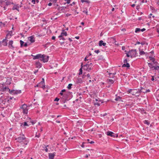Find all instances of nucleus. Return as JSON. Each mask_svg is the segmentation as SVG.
I'll use <instances>...</instances> for the list:
<instances>
[{
  "instance_id": "nucleus-1",
  "label": "nucleus",
  "mask_w": 159,
  "mask_h": 159,
  "mask_svg": "<svg viewBox=\"0 0 159 159\" xmlns=\"http://www.w3.org/2000/svg\"><path fill=\"white\" fill-rule=\"evenodd\" d=\"M36 59H39L41 61L45 63L48 61L49 56L45 54L42 55L41 54H39L36 55Z\"/></svg>"
},
{
  "instance_id": "nucleus-2",
  "label": "nucleus",
  "mask_w": 159,
  "mask_h": 159,
  "mask_svg": "<svg viewBox=\"0 0 159 159\" xmlns=\"http://www.w3.org/2000/svg\"><path fill=\"white\" fill-rule=\"evenodd\" d=\"M92 63H90V64H85L84 65L83 69L84 70L89 72L92 69Z\"/></svg>"
},
{
  "instance_id": "nucleus-3",
  "label": "nucleus",
  "mask_w": 159,
  "mask_h": 159,
  "mask_svg": "<svg viewBox=\"0 0 159 159\" xmlns=\"http://www.w3.org/2000/svg\"><path fill=\"white\" fill-rule=\"evenodd\" d=\"M128 53L130 54V57L131 58L135 57L136 56L137 54L136 52V50L135 49H132L128 51Z\"/></svg>"
},
{
  "instance_id": "nucleus-4",
  "label": "nucleus",
  "mask_w": 159,
  "mask_h": 159,
  "mask_svg": "<svg viewBox=\"0 0 159 159\" xmlns=\"http://www.w3.org/2000/svg\"><path fill=\"white\" fill-rule=\"evenodd\" d=\"M142 92V91H141L140 90L138 89H133V92H132V95L137 97H139Z\"/></svg>"
},
{
  "instance_id": "nucleus-5",
  "label": "nucleus",
  "mask_w": 159,
  "mask_h": 159,
  "mask_svg": "<svg viewBox=\"0 0 159 159\" xmlns=\"http://www.w3.org/2000/svg\"><path fill=\"white\" fill-rule=\"evenodd\" d=\"M20 108L23 110V113L24 114H27L28 113V109L27 108V105L24 104L20 107Z\"/></svg>"
},
{
  "instance_id": "nucleus-6",
  "label": "nucleus",
  "mask_w": 159,
  "mask_h": 159,
  "mask_svg": "<svg viewBox=\"0 0 159 159\" xmlns=\"http://www.w3.org/2000/svg\"><path fill=\"white\" fill-rule=\"evenodd\" d=\"M22 137L20 136L15 139L16 140H17V142L21 143V144L22 143V142H23V141L26 139L24 134L22 135Z\"/></svg>"
},
{
  "instance_id": "nucleus-7",
  "label": "nucleus",
  "mask_w": 159,
  "mask_h": 159,
  "mask_svg": "<svg viewBox=\"0 0 159 159\" xmlns=\"http://www.w3.org/2000/svg\"><path fill=\"white\" fill-rule=\"evenodd\" d=\"M106 134L109 136H110L113 138L117 137L118 135L117 134L114 133L112 132L108 131L106 133Z\"/></svg>"
},
{
  "instance_id": "nucleus-8",
  "label": "nucleus",
  "mask_w": 159,
  "mask_h": 159,
  "mask_svg": "<svg viewBox=\"0 0 159 159\" xmlns=\"http://www.w3.org/2000/svg\"><path fill=\"white\" fill-rule=\"evenodd\" d=\"M0 87L1 88L0 89V90L2 92L8 91L9 88L7 87H4V85L2 84H0Z\"/></svg>"
},
{
  "instance_id": "nucleus-9",
  "label": "nucleus",
  "mask_w": 159,
  "mask_h": 159,
  "mask_svg": "<svg viewBox=\"0 0 159 159\" xmlns=\"http://www.w3.org/2000/svg\"><path fill=\"white\" fill-rule=\"evenodd\" d=\"M5 2V5L6 6H8L9 5H10L11 4H14V3L13 2H11L10 1H9V0H4V1H1V3L2 4L4 2Z\"/></svg>"
},
{
  "instance_id": "nucleus-10",
  "label": "nucleus",
  "mask_w": 159,
  "mask_h": 159,
  "mask_svg": "<svg viewBox=\"0 0 159 159\" xmlns=\"http://www.w3.org/2000/svg\"><path fill=\"white\" fill-rule=\"evenodd\" d=\"M150 60L153 62V64L155 66L158 65L159 63L157 62L156 61L155 58L153 57H149Z\"/></svg>"
},
{
  "instance_id": "nucleus-11",
  "label": "nucleus",
  "mask_w": 159,
  "mask_h": 159,
  "mask_svg": "<svg viewBox=\"0 0 159 159\" xmlns=\"http://www.w3.org/2000/svg\"><path fill=\"white\" fill-rule=\"evenodd\" d=\"M66 8V7H60L59 6L57 8V10L59 11V13H61V12H64Z\"/></svg>"
},
{
  "instance_id": "nucleus-12",
  "label": "nucleus",
  "mask_w": 159,
  "mask_h": 159,
  "mask_svg": "<svg viewBox=\"0 0 159 159\" xmlns=\"http://www.w3.org/2000/svg\"><path fill=\"white\" fill-rule=\"evenodd\" d=\"M28 39L31 43H34L35 41V39L34 35L28 37Z\"/></svg>"
},
{
  "instance_id": "nucleus-13",
  "label": "nucleus",
  "mask_w": 159,
  "mask_h": 159,
  "mask_svg": "<svg viewBox=\"0 0 159 159\" xmlns=\"http://www.w3.org/2000/svg\"><path fill=\"white\" fill-rule=\"evenodd\" d=\"M56 152H54L53 153H49L48 157L49 159H54V156L56 155Z\"/></svg>"
},
{
  "instance_id": "nucleus-14",
  "label": "nucleus",
  "mask_w": 159,
  "mask_h": 159,
  "mask_svg": "<svg viewBox=\"0 0 159 159\" xmlns=\"http://www.w3.org/2000/svg\"><path fill=\"white\" fill-rule=\"evenodd\" d=\"M35 65L36 67L38 68H40L42 66V64L39 61H36Z\"/></svg>"
},
{
  "instance_id": "nucleus-15",
  "label": "nucleus",
  "mask_w": 159,
  "mask_h": 159,
  "mask_svg": "<svg viewBox=\"0 0 159 159\" xmlns=\"http://www.w3.org/2000/svg\"><path fill=\"white\" fill-rule=\"evenodd\" d=\"M62 32L61 33V35L58 36V37H62V36H66L67 35V32L64 30H62Z\"/></svg>"
},
{
  "instance_id": "nucleus-16",
  "label": "nucleus",
  "mask_w": 159,
  "mask_h": 159,
  "mask_svg": "<svg viewBox=\"0 0 159 159\" xmlns=\"http://www.w3.org/2000/svg\"><path fill=\"white\" fill-rule=\"evenodd\" d=\"M14 6L12 7V9L13 10H16L18 11H19V5L18 4H14Z\"/></svg>"
},
{
  "instance_id": "nucleus-17",
  "label": "nucleus",
  "mask_w": 159,
  "mask_h": 159,
  "mask_svg": "<svg viewBox=\"0 0 159 159\" xmlns=\"http://www.w3.org/2000/svg\"><path fill=\"white\" fill-rule=\"evenodd\" d=\"M10 39V37H6L5 39H3L2 41V43L3 44V45L4 46H7V43L6 40V39Z\"/></svg>"
},
{
  "instance_id": "nucleus-18",
  "label": "nucleus",
  "mask_w": 159,
  "mask_h": 159,
  "mask_svg": "<svg viewBox=\"0 0 159 159\" xmlns=\"http://www.w3.org/2000/svg\"><path fill=\"white\" fill-rule=\"evenodd\" d=\"M71 94V93L69 92H66L64 93L63 95V97H64L65 99H67L68 97Z\"/></svg>"
},
{
  "instance_id": "nucleus-19",
  "label": "nucleus",
  "mask_w": 159,
  "mask_h": 159,
  "mask_svg": "<svg viewBox=\"0 0 159 159\" xmlns=\"http://www.w3.org/2000/svg\"><path fill=\"white\" fill-rule=\"evenodd\" d=\"M13 43V41L12 40H10L8 43V46L9 47L11 48V49H13L14 48V47L12 46V44Z\"/></svg>"
},
{
  "instance_id": "nucleus-20",
  "label": "nucleus",
  "mask_w": 159,
  "mask_h": 159,
  "mask_svg": "<svg viewBox=\"0 0 159 159\" xmlns=\"http://www.w3.org/2000/svg\"><path fill=\"white\" fill-rule=\"evenodd\" d=\"M106 43L103 42V41L102 40H101L99 41V45L100 46H101L102 45L103 46H105L106 45Z\"/></svg>"
},
{
  "instance_id": "nucleus-21",
  "label": "nucleus",
  "mask_w": 159,
  "mask_h": 159,
  "mask_svg": "<svg viewBox=\"0 0 159 159\" xmlns=\"http://www.w3.org/2000/svg\"><path fill=\"white\" fill-rule=\"evenodd\" d=\"M127 67L128 68H129L130 67L129 64L128 63L126 64H124L122 66V67Z\"/></svg>"
},
{
  "instance_id": "nucleus-22",
  "label": "nucleus",
  "mask_w": 159,
  "mask_h": 159,
  "mask_svg": "<svg viewBox=\"0 0 159 159\" xmlns=\"http://www.w3.org/2000/svg\"><path fill=\"white\" fill-rule=\"evenodd\" d=\"M77 84H81L83 83V81L81 78H78L76 81Z\"/></svg>"
},
{
  "instance_id": "nucleus-23",
  "label": "nucleus",
  "mask_w": 159,
  "mask_h": 159,
  "mask_svg": "<svg viewBox=\"0 0 159 159\" xmlns=\"http://www.w3.org/2000/svg\"><path fill=\"white\" fill-rule=\"evenodd\" d=\"M148 64L149 67L150 68V69L153 70V69L154 68V67H155V66H153L152 63H148Z\"/></svg>"
},
{
  "instance_id": "nucleus-24",
  "label": "nucleus",
  "mask_w": 159,
  "mask_h": 159,
  "mask_svg": "<svg viewBox=\"0 0 159 159\" xmlns=\"http://www.w3.org/2000/svg\"><path fill=\"white\" fill-rule=\"evenodd\" d=\"M39 84H40L39 85H40V88H43V89H44L45 88V83L43 84H41V82H40V83H39Z\"/></svg>"
},
{
  "instance_id": "nucleus-25",
  "label": "nucleus",
  "mask_w": 159,
  "mask_h": 159,
  "mask_svg": "<svg viewBox=\"0 0 159 159\" xmlns=\"http://www.w3.org/2000/svg\"><path fill=\"white\" fill-rule=\"evenodd\" d=\"M116 98L115 99V100L116 101H120L121 99V98L120 96H117V95H116Z\"/></svg>"
},
{
  "instance_id": "nucleus-26",
  "label": "nucleus",
  "mask_w": 159,
  "mask_h": 159,
  "mask_svg": "<svg viewBox=\"0 0 159 159\" xmlns=\"http://www.w3.org/2000/svg\"><path fill=\"white\" fill-rule=\"evenodd\" d=\"M28 143V140H26V139L24 140L23 141V142H22V143L24 144V145H23V146L24 147V148L25 147V145H26Z\"/></svg>"
},
{
  "instance_id": "nucleus-27",
  "label": "nucleus",
  "mask_w": 159,
  "mask_h": 159,
  "mask_svg": "<svg viewBox=\"0 0 159 159\" xmlns=\"http://www.w3.org/2000/svg\"><path fill=\"white\" fill-rule=\"evenodd\" d=\"M15 90H11L10 89H9L8 90V92L9 93L11 94H15V93H14V92H15Z\"/></svg>"
},
{
  "instance_id": "nucleus-28",
  "label": "nucleus",
  "mask_w": 159,
  "mask_h": 159,
  "mask_svg": "<svg viewBox=\"0 0 159 159\" xmlns=\"http://www.w3.org/2000/svg\"><path fill=\"white\" fill-rule=\"evenodd\" d=\"M12 31H9L8 33L7 34L6 37H8V36H10V38H11V36L12 35Z\"/></svg>"
},
{
  "instance_id": "nucleus-29",
  "label": "nucleus",
  "mask_w": 159,
  "mask_h": 159,
  "mask_svg": "<svg viewBox=\"0 0 159 159\" xmlns=\"http://www.w3.org/2000/svg\"><path fill=\"white\" fill-rule=\"evenodd\" d=\"M139 54L141 55H143L146 54V52L143 51H140V49H139Z\"/></svg>"
},
{
  "instance_id": "nucleus-30",
  "label": "nucleus",
  "mask_w": 159,
  "mask_h": 159,
  "mask_svg": "<svg viewBox=\"0 0 159 159\" xmlns=\"http://www.w3.org/2000/svg\"><path fill=\"white\" fill-rule=\"evenodd\" d=\"M20 47H21V48L22 47L24 46V44L25 43V42L23 41H22V40H20Z\"/></svg>"
},
{
  "instance_id": "nucleus-31",
  "label": "nucleus",
  "mask_w": 159,
  "mask_h": 159,
  "mask_svg": "<svg viewBox=\"0 0 159 159\" xmlns=\"http://www.w3.org/2000/svg\"><path fill=\"white\" fill-rule=\"evenodd\" d=\"M15 92H14V93H15V94L21 93V90H15Z\"/></svg>"
},
{
  "instance_id": "nucleus-32",
  "label": "nucleus",
  "mask_w": 159,
  "mask_h": 159,
  "mask_svg": "<svg viewBox=\"0 0 159 159\" xmlns=\"http://www.w3.org/2000/svg\"><path fill=\"white\" fill-rule=\"evenodd\" d=\"M22 125H23L24 126H29V125L26 122H24L23 123L21 124V126H22Z\"/></svg>"
},
{
  "instance_id": "nucleus-33",
  "label": "nucleus",
  "mask_w": 159,
  "mask_h": 159,
  "mask_svg": "<svg viewBox=\"0 0 159 159\" xmlns=\"http://www.w3.org/2000/svg\"><path fill=\"white\" fill-rule=\"evenodd\" d=\"M153 70H159V66H155L154 68L153 69Z\"/></svg>"
},
{
  "instance_id": "nucleus-34",
  "label": "nucleus",
  "mask_w": 159,
  "mask_h": 159,
  "mask_svg": "<svg viewBox=\"0 0 159 159\" xmlns=\"http://www.w3.org/2000/svg\"><path fill=\"white\" fill-rule=\"evenodd\" d=\"M103 57L102 55L99 56L98 57V60H101L103 59Z\"/></svg>"
},
{
  "instance_id": "nucleus-35",
  "label": "nucleus",
  "mask_w": 159,
  "mask_h": 159,
  "mask_svg": "<svg viewBox=\"0 0 159 159\" xmlns=\"http://www.w3.org/2000/svg\"><path fill=\"white\" fill-rule=\"evenodd\" d=\"M107 80L108 82H110L111 84H113L114 82V81L112 79H108Z\"/></svg>"
},
{
  "instance_id": "nucleus-36",
  "label": "nucleus",
  "mask_w": 159,
  "mask_h": 159,
  "mask_svg": "<svg viewBox=\"0 0 159 159\" xmlns=\"http://www.w3.org/2000/svg\"><path fill=\"white\" fill-rule=\"evenodd\" d=\"M143 123L144 124H146L148 125L150 124V122L147 120H144L143 121Z\"/></svg>"
},
{
  "instance_id": "nucleus-37",
  "label": "nucleus",
  "mask_w": 159,
  "mask_h": 159,
  "mask_svg": "<svg viewBox=\"0 0 159 159\" xmlns=\"http://www.w3.org/2000/svg\"><path fill=\"white\" fill-rule=\"evenodd\" d=\"M82 69H82V68H80V70H79V75H80L82 74V73H83Z\"/></svg>"
},
{
  "instance_id": "nucleus-38",
  "label": "nucleus",
  "mask_w": 159,
  "mask_h": 159,
  "mask_svg": "<svg viewBox=\"0 0 159 159\" xmlns=\"http://www.w3.org/2000/svg\"><path fill=\"white\" fill-rule=\"evenodd\" d=\"M87 141L88 142V143H86L87 144L90 143V144H93L94 143V142L93 141H91L90 142V140L89 139H87Z\"/></svg>"
},
{
  "instance_id": "nucleus-39",
  "label": "nucleus",
  "mask_w": 159,
  "mask_h": 159,
  "mask_svg": "<svg viewBox=\"0 0 159 159\" xmlns=\"http://www.w3.org/2000/svg\"><path fill=\"white\" fill-rule=\"evenodd\" d=\"M11 78H10V79H8L7 80V83L9 85H10L11 83Z\"/></svg>"
},
{
  "instance_id": "nucleus-40",
  "label": "nucleus",
  "mask_w": 159,
  "mask_h": 159,
  "mask_svg": "<svg viewBox=\"0 0 159 159\" xmlns=\"http://www.w3.org/2000/svg\"><path fill=\"white\" fill-rule=\"evenodd\" d=\"M72 85V84H68V86L67 87V88L70 89L71 88V86Z\"/></svg>"
},
{
  "instance_id": "nucleus-41",
  "label": "nucleus",
  "mask_w": 159,
  "mask_h": 159,
  "mask_svg": "<svg viewBox=\"0 0 159 159\" xmlns=\"http://www.w3.org/2000/svg\"><path fill=\"white\" fill-rule=\"evenodd\" d=\"M81 2L82 3L84 2H86L88 3L90 2V1L89 0H81Z\"/></svg>"
},
{
  "instance_id": "nucleus-42",
  "label": "nucleus",
  "mask_w": 159,
  "mask_h": 159,
  "mask_svg": "<svg viewBox=\"0 0 159 159\" xmlns=\"http://www.w3.org/2000/svg\"><path fill=\"white\" fill-rule=\"evenodd\" d=\"M140 31V29L139 28H137L135 29V32L138 33Z\"/></svg>"
},
{
  "instance_id": "nucleus-43",
  "label": "nucleus",
  "mask_w": 159,
  "mask_h": 159,
  "mask_svg": "<svg viewBox=\"0 0 159 159\" xmlns=\"http://www.w3.org/2000/svg\"><path fill=\"white\" fill-rule=\"evenodd\" d=\"M36 2L37 3L39 2V0H32V2H33L34 4L35 3V2Z\"/></svg>"
},
{
  "instance_id": "nucleus-44",
  "label": "nucleus",
  "mask_w": 159,
  "mask_h": 159,
  "mask_svg": "<svg viewBox=\"0 0 159 159\" xmlns=\"http://www.w3.org/2000/svg\"><path fill=\"white\" fill-rule=\"evenodd\" d=\"M31 56L33 57V60L36 59V55L34 56V55H33V54H31Z\"/></svg>"
},
{
  "instance_id": "nucleus-45",
  "label": "nucleus",
  "mask_w": 159,
  "mask_h": 159,
  "mask_svg": "<svg viewBox=\"0 0 159 159\" xmlns=\"http://www.w3.org/2000/svg\"><path fill=\"white\" fill-rule=\"evenodd\" d=\"M54 6V8H57V7L58 6V4H56V3H54V4L53 5Z\"/></svg>"
},
{
  "instance_id": "nucleus-46",
  "label": "nucleus",
  "mask_w": 159,
  "mask_h": 159,
  "mask_svg": "<svg viewBox=\"0 0 159 159\" xmlns=\"http://www.w3.org/2000/svg\"><path fill=\"white\" fill-rule=\"evenodd\" d=\"M133 89H129V90L128 91L129 92V93H130L131 94H132V92H133Z\"/></svg>"
},
{
  "instance_id": "nucleus-47",
  "label": "nucleus",
  "mask_w": 159,
  "mask_h": 159,
  "mask_svg": "<svg viewBox=\"0 0 159 159\" xmlns=\"http://www.w3.org/2000/svg\"><path fill=\"white\" fill-rule=\"evenodd\" d=\"M155 143H156V144L157 145H159V139H157V140H156V141L155 142Z\"/></svg>"
},
{
  "instance_id": "nucleus-48",
  "label": "nucleus",
  "mask_w": 159,
  "mask_h": 159,
  "mask_svg": "<svg viewBox=\"0 0 159 159\" xmlns=\"http://www.w3.org/2000/svg\"><path fill=\"white\" fill-rule=\"evenodd\" d=\"M150 9L151 10L155 11H157V10H156L152 6L150 7Z\"/></svg>"
},
{
  "instance_id": "nucleus-49",
  "label": "nucleus",
  "mask_w": 159,
  "mask_h": 159,
  "mask_svg": "<svg viewBox=\"0 0 159 159\" xmlns=\"http://www.w3.org/2000/svg\"><path fill=\"white\" fill-rule=\"evenodd\" d=\"M150 92V90L149 89H147L145 92H143V93H145L147 92Z\"/></svg>"
},
{
  "instance_id": "nucleus-50",
  "label": "nucleus",
  "mask_w": 159,
  "mask_h": 159,
  "mask_svg": "<svg viewBox=\"0 0 159 159\" xmlns=\"http://www.w3.org/2000/svg\"><path fill=\"white\" fill-rule=\"evenodd\" d=\"M86 142H83V143L81 145V147L82 148H84V144H86Z\"/></svg>"
},
{
  "instance_id": "nucleus-51",
  "label": "nucleus",
  "mask_w": 159,
  "mask_h": 159,
  "mask_svg": "<svg viewBox=\"0 0 159 159\" xmlns=\"http://www.w3.org/2000/svg\"><path fill=\"white\" fill-rule=\"evenodd\" d=\"M109 77L111 78H113L114 77V75H109Z\"/></svg>"
},
{
  "instance_id": "nucleus-52",
  "label": "nucleus",
  "mask_w": 159,
  "mask_h": 159,
  "mask_svg": "<svg viewBox=\"0 0 159 159\" xmlns=\"http://www.w3.org/2000/svg\"><path fill=\"white\" fill-rule=\"evenodd\" d=\"M108 74L109 75H112L114 76L116 74V72H115L114 73H109Z\"/></svg>"
},
{
  "instance_id": "nucleus-53",
  "label": "nucleus",
  "mask_w": 159,
  "mask_h": 159,
  "mask_svg": "<svg viewBox=\"0 0 159 159\" xmlns=\"http://www.w3.org/2000/svg\"><path fill=\"white\" fill-rule=\"evenodd\" d=\"M60 38V40H61V39H62L63 40H65V39L63 37V36H62V37H58Z\"/></svg>"
},
{
  "instance_id": "nucleus-54",
  "label": "nucleus",
  "mask_w": 159,
  "mask_h": 159,
  "mask_svg": "<svg viewBox=\"0 0 159 159\" xmlns=\"http://www.w3.org/2000/svg\"><path fill=\"white\" fill-rule=\"evenodd\" d=\"M83 12L85 13L86 15H88V12L87 11V10L83 11Z\"/></svg>"
},
{
  "instance_id": "nucleus-55",
  "label": "nucleus",
  "mask_w": 159,
  "mask_h": 159,
  "mask_svg": "<svg viewBox=\"0 0 159 159\" xmlns=\"http://www.w3.org/2000/svg\"><path fill=\"white\" fill-rule=\"evenodd\" d=\"M11 149V148L10 147H6L5 148V150H9Z\"/></svg>"
},
{
  "instance_id": "nucleus-56",
  "label": "nucleus",
  "mask_w": 159,
  "mask_h": 159,
  "mask_svg": "<svg viewBox=\"0 0 159 159\" xmlns=\"http://www.w3.org/2000/svg\"><path fill=\"white\" fill-rule=\"evenodd\" d=\"M126 54L127 57H130V54H129V53H128V52L127 53H126Z\"/></svg>"
},
{
  "instance_id": "nucleus-57",
  "label": "nucleus",
  "mask_w": 159,
  "mask_h": 159,
  "mask_svg": "<svg viewBox=\"0 0 159 159\" xmlns=\"http://www.w3.org/2000/svg\"><path fill=\"white\" fill-rule=\"evenodd\" d=\"M48 145L47 146H46L45 147H46V148L45 149V151L47 152H48V149L47 148V147H48Z\"/></svg>"
},
{
  "instance_id": "nucleus-58",
  "label": "nucleus",
  "mask_w": 159,
  "mask_h": 159,
  "mask_svg": "<svg viewBox=\"0 0 159 159\" xmlns=\"http://www.w3.org/2000/svg\"><path fill=\"white\" fill-rule=\"evenodd\" d=\"M94 52L98 54L100 52V51L99 50H95L94 51Z\"/></svg>"
},
{
  "instance_id": "nucleus-59",
  "label": "nucleus",
  "mask_w": 159,
  "mask_h": 159,
  "mask_svg": "<svg viewBox=\"0 0 159 159\" xmlns=\"http://www.w3.org/2000/svg\"><path fill=\"white\" fill-rule=\"evenodd\" d=\"M81 66V68H82V69H83L84 67V65H83V63H81V66Z\"/></svg>"
},
{
  "instance_id": "nucleus-60",
  "label": "nucleus",
  "mask_w": 159,
  "mask_h": 159,
  "mask_svg": "<svg viewBox=\"0 0 159 159\" xmlns=\"http://www.w3.org/2000/svg\"><path fill=\"white\" fill-rule=\"evenodd\" d=\"M65 1H66V3L67 4H69L70 3V0H65Z\"/></svg>"
},
{
  "instance_id": "nucleus-61",
  "label": "nucleus",
  "mask_w": 159,
  "mask_h": 159,
  "mask_svg": "<svg viewBox=\"0 0 159 159\" xmlns=\"http://www.w3.org/2000/svg\"><path fill=\"white\" fill-rule=\"evenodd\" d=\"M59 100V99L57 98H55V99H54V101H58Z\"/></svg>"
},
{
  "instance_id": "nucleus-62",
  "label": "nucleus",
  "mask_w": 159,
  "mask_h": 159,
  "mask_svg": "<svg viewBox=\"0 0 159 159\" xmlns=\"http://www.w3.org/2000/svg\"><path fill=\"white\" fill-rule=\"evenodd\" d=\"M124 64L127 63V59H125L124 61Z\"/></svg>"
},
{
  "instance_id": "nucleus-63",
  "label": "nucleus",
  "mask_w": 159,
  "mask_h": 159,
  "mask_svg": "<svg viewBox=\"0 0 159 159\" xmlns=\"http://www.w3.org/2000/svg\"><path fill=\"white\" fill-rule=\"evenodd\" d=\"M42 81H41V84H42H42L44 83L45 82H44V79L43 78L42 79Z\"/></svg>"
},
{
  "instance_id": "nucleus-64",
  "label": "nucleus",
  "mask_w": 159,
  "mask_h": 159,
  "mask_svg": "<svg viewBox=\"0 0 159 159\" xmlns=\"http://www.w3.org/2000/svg\"><path fill=\"white\" fill-rule=\"evenodd\" d=\"M23 46L25 47H26L28 46V44L27 43H25L24 44V46Z\"/></svg>"
}]
</instances>
